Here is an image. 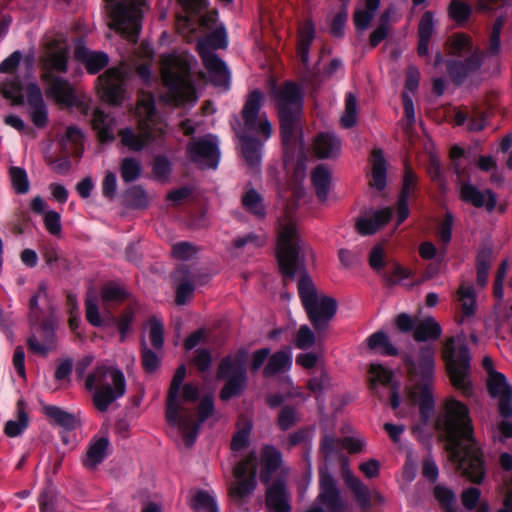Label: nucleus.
I'll return each instance as SVG.
<instances>
[{
	"label": "nucleus",
	"mask_w": 512,
	"mask_h": 512,
	"mask_svg": "<svg viewBox=\"0 0 512 512\" xmlns=\"http://www.w3.org/2000/svg\"><path fill=\"white\" fill-rule=\"evenodd\" d=\"M436 428L444 435L451 459L458 463L462 474L480 483L484 476L483 460L473 438L468 408L455 399L448 400Z\"/></svg>",
	"instance_id": "1"
},
{
	"label": "nucleus",
	"mask_w": 512,
	"mask_h": 512,
	"mask_svg": "<svg viewBox=\"0 0 512 512\" xmlns=\"http://www.w3.org/2000/svg\"><path fill=\"white\" fill-rule=\"evenodd\" d=\"M258 466L259 479L264 484L272 483L274 477L275 480H286L290 473L282 453L272 445H264L259 459L255 452H251L234 466V481L228 487V495L232 500L242 503L253 494L257 487Z\"/></svg>",
	"instance_id": "2"
},
{
	"label": "nucleus",
	"mask_w": 512,
	"mask_h": 512,
	"mask_svg": "<svg viewBox=\"0 0 512 512\" xmlns=\"http://www.w3.org/2000/svg\"><path fill=\"white\" fill-rule=\"evenodd\" d=\"M434 355V348L425 345L419 349L415 360L410 357L406 358L408 373L412 382L409 398L412 403L419 406L421 416L425 422L434 408L432 394L435 374Z\"/></svg>",
	"instance_id": "3"
},
{
	"label": "nucleus",
	"mask_w": 512,
	"mask_h": 512,
	"mask_svg": "<svg viewBox=\"0 0 512 512\" xmlns=\"http://www.w3.org/2000/svg\"><path fill=\"white\" fill-rule=\"evenodd\" d=\"M161 77L167 88L163 99L179 106L196 101V94L190 79V65L186 55H164L161 57Z\"/></svg>",
	"instance_id": "4"
},
{
	"label": "nucleus",
	"mask_w": 512,
	"mask_h": 512,
	"mask_svg": "<svg viewBox=\"0 0 512 512\" xmlns=\"http://www.w3.org/2000/svg\"><path fill=\"white\" fill-rule=\"evenodd\" d=\"M311 251L309 245L300 238L297 222L293 215L285 211L278 222L276 256L282 275L294 280L300 255Z\"/></svg>",
	"instance_id": "5"
},
{
	"label": "nucleus",
	"mask_w": 512,
	"mask_h": 512,
	"mask_svg": "<svg viewBox=\"0 0 512 512\" xmlns=\"http://www.w3.org/2000/svg\"><path fill=\"white\" fill-rule=\"evenodd\" d=\"M85 388L94 390L92 400L95 408L106 412L113 402L126 393V379L117 367L101 364L87 376Z\"/></svg>",
	"instance_id": "6"
},
{
	"label": "nucleus",
	"mask_w": 512,
	"mask_h": 512,
	"mask_svg": "<svg viewBox=\"0 0 512 512\" xmlns=\"http://www.w3.org/2000/svg\"><path fill=\"white\" fill-rule=\"evenodd\" d=\"M271 97L278 112L282 141L284 145H288L302 112V93L295 83L285 82L273 87Z\"/></svg>",
	"instance_id": "7"
},
{
	"label": "nucleus",
	"mask_w": 512,
	"mask_h": 512,
	"mask_svg": "<svg viewBox=\"0 0 512 512\" xmlns=\"http://www.w3.org/2000/svg\"><path fill=\"white\" fill-rule=\"evenodd\" d=\"M298 293L307 316L318 331L325 329L337 310L336 301L319 293L312 279L302 274L298 281Z\"/></svg>",
	"instance_id": "8"
},
{
	"label": "nucleus",
	"mask_w": 512,
	"mask_h": 512,
	"mask_svg": "<svg viewBox=\"0 0 512 512\" xmlns=\"http://www.w3.org/2000/svg\"><path fill=\"white\" fill-rule=\"evenodd\" d=\"M442 358L451 384L464 395L472 393L470 374V353L464 337H451L446 340L442 350Z\"/></svg>",
	"instance_id": "9"
},
{
	"label": "nucleus",
	"mask_w": 512,
	"mask_h": 512,
	"mask_svg": "<svg viewBox=\"0 0 512 512\" xmlns=\"http://www.w3.org/2000/svg\"><path fill=\"white\" fill-rule=\"evenodd\" d=\"M145 0H106L108 26L131 42H136L140 29L142 6Z\"/></svg>",
	"instance_id": "10"
},
{
	"label": "nucleus",
	"mask_w": 512,
	"mask_h": 512,
	"mask_svg": "<svg viewBox=\"0 0 512 512\" xmlns=\"http://www.w3.org/2000/svg\"><path fill=\"white\" fill-rule=\"evenodd\" d=\"M247 349L240 348L235 353L224 357L217 368V378L226 379L220 391V399L227 401L232 397L240 396L247 386Z\"/></svg>",
	"instance_id": "11"
},
{
	"label": "nucleus",
	"mask_w": 512,
	"mask_h": 512,
	"mask_svg": "<svg viewBox=\"0 0 512 512\" xmlns=\"http://www.w3.org/2000/svg\"><path fill=\"white\" fill-rule=\"evenodd\" d=\"M227 45L226 32L223 27L216 28L205 39L198 41L197 51L203 65L216 86L227 88L230 75L225 63L210 48H225Z\"/></svg>",
	"instance_id": "12"
},
{
	"label": "nucleus",
	"mask_w": 512,
	"mask_h": 512,
	"mask_svg": "<svg viewBox=\"0 0 512 512\" xmlns=\"http://www.w3.org/2000/svg\"><path fill=\"white\" fill-rule=\"evenodd\" d=\"M185 376L186 367L181 365L177 368L170 383L166 400L165 416L170 425L175 426L180 430L186 445L190 447L197 437V426L193 428L192 432H190V424L188 423L189 419L187 418L188 414L180 406L179 392Z\"/></svg>",
	"instance_id": "13"
},
{
	"label": "nucleus",
	"mask_w": 512,
	"mask_h": 512,
	"mask_svg": "<svg viewBox=\"0 0 512 512\" xmlns=\"http://www.w3.org/2000/svg\"><path fill=\"white\" fill-rule=\"evenodd\" d=\"M185 376L186 367L181 365L177 368L170 383L166 400L165 416L170 425L175 426L180 430L186 445L190 447L197 437V426L193 428L192 432H190V424L188 423L189 419L187 418L188 414L180 406L179 392Z\"/></svg>",
	"instance_id": "14"
},
{
	"label": "nucleus",
	"mask_w": 512,
	"mask_h": 512,
	"mask_svg": "<svg viewBox=\"0 0 512 512\" xmlns=\"http://www.w3.org/2000/svg\"><path fill=\"white\" fill-rule=\"evenodd\" d=\"M481 367L486 372V386L489 395L497 401L499 414L503 418L512 416V387L505 376L495 369V362L489 355H484Z\"/></svg>",
	"instance_id": "15"
},
{
	"label": "nucleus",
	"mask_w": 512,
	"mask_h": 512,
	"mask_svg": "<svg viewBox=\"0 0 512 512\" xmlns=\"http://www.w3.org/2000/svg\"><path fill=\"white\" fill-rule=\"evenodd\" d=\"M136 112L140 118L138 128L144 130L148 142L163 140L167 133V124L157 119L155 102L151 94H143L139 98Z\"/></svg>",
	"instance_id": "16"
},
{
	"label": "nucleus",
	"mask_w": 512,
	"mask_h": 512,
	"mask_svg": "<svg viewBox=\"0 0 512 512\" xmlns=\"http://www.w3.org/2000/svg\"><path fill=\"white\" fill-rule=\"evenodd\" d=\"M263 95L259 90L251 91L241 111V117L247 130L268 139L272 134V126L265 114H260Z\"/></svg>",
	"instance_id": "17"
},
{
	"label": "nucleus",
	"mask_w": 512,
	"mask_h": 512,
	"mask_svg": "<svg viewBox=\"0 0 512 512\" xmlns=\"http://www.w3.org/2000/svg\"><path fill=\"white\" fill-rule=\"evenodd\" d=\"M126 69L124 66L109 68L97 78L98 92L102 100L119 105L124 99Z\"/></svg>",
	"instance_id": "18"
},
{
	"label": "nucleus",
	"mask_w": 512,
	"mask_h": 512,
	"mask_svg": "<svg viewBox=\"0 0 512 512\" xmlns=\"http://www.w3.org/2000/svg\"><path fill=\"white\" fill-rule=\"evenodd\" d=\"M189 159L202 167L216 168L219 161L217 142L212 136L192 139L187 145Z\"/></svg>",
	"instance_id": "19"
},
{
	"label": "nucleus",
	"mask_w": 512,
	"mask_h": 512,
	"mask_svg": "<svg viewBox=\"0 0 512 512\" xmlns=\"http://www.w3.org/2000/svg\"><path fill=\"white\" fill-rule=\"evenodd\" d=\"M69 46L65 41L53 40L47 44L41 57V74L66 73L68 70Z\"/></svg>",
	"instance_id": "20"
},
{
	"label": "nucleus",
	"mask_w": 512,
	"mask_h": 512,
	"mask_svg": "<svg viewBox=\"0 0 512 512\" xmlns=\"http://www.w3.org/2000/svg\"><path fill=\"white\" fill-rule=\"evenodd\" d=\"M317 501L327 512H344L346 505L341 497L336 482L327 469L319 471V494Z\"/></svg>",
	"instance_id": "21"
},
{
	"label": "nucleus",
	"mask_w": 512,
	"mask_h": 512,
	"mask_svg": "<svg viewBox=\"0 0 512 512\" xmlns=\"http://www.w3.org/2000/svg\"><path fill=\"white\" fill-rule=\"evenodd\" d=\"M41 81L46 85L45 93L57 104L71 107L76 104L77 96L72 84L55 74H41Z\"/></svg>",
	"instance_id": "22"
},
{
	"label": "nucleus",
	"mask_w": 512,
	"mask_h": 512,
	"mask_svg": "<svg viewBox=\"0 0 512 512\" xmlns=\"http://www.w3.org/2000/svg\"><path fill=\"white\" fill-rule=\"evenodd\" d=\"M485 57L484 51L479 48L473 50L464 60H450L447 62V71L451 80L462 83L469 75L477 72Z\"/></svg>",
	"instance_id": "23"
},
{
	"label": "nucleus",
	"mask_w": 512,
	"mask_h": 512,
	"mask_svg": "<svg viewBox=\"0 0 512 512\" xmlns=\"http://www.w3.org/2000/svg\"><path fill=\"white\" fill-rule=\"evenodd\" d=\"M25 97L31 122L37 128L46 127L48 124V108L39 86L36 83L28 84L25 87Z\"/></svg>",
	"instance_id": "24"
},
{
	"label": "nucleus",
	"mask_w": 512,
	"mask_h": 512,
	"mask_svg": "<svg viewBox=\"0 0 512 512\" xmlns=\"http://www.w3.org/2000/svg\"><path fill=\"white\" fill-rule=\"evenodd\" d=\"M265 506L267 512H291V494L286 480H274L266 484Z\"/></svg>",
	"instance_id": "25"
},
{
	"label": "nucleus",
	"mask_w": 512,
	"mask_h": 512,
	"mask_svg": "<svg viewBox=\"0 0 512 512\" xmlns=\"http://www.w3.org/2000/svg\"><path fill=\"white\" fill-rule=\"evenodd\" d=\"M418 185V177L409 165H405L401 191L397 201V225L409 216L408 200L414 196Z\"/></svg>",
	"instance_id": "26"
},
{
	"label": "nucleus",
	"mask_w": 512,
	"mask_h": 512,
	"mask_svg": "<svg viewBox=\"0 0 512 512\" xmlns=\"http://www.w3.org/2000/svg\"><path fill=\"white\" fill-rule=\"evenodd\" d=\"M393 210L391 208H383L374 211L370 215L358 217L355 228L360 235H372L384 227L391 219Z\"/></svg>",
	"instance_id": "27"
},
{
	"label": "nucleus",
	"mask_w": 512,
	"mask_h": 512,
	"mask_svg": "<svg viewBox=\"0 0 512 512\" xmlns=\"http://www.w3.org/2000/svg\"><path fill=\"white\" fill-rule=\"evenodd\" d=\"M460 198L477 208L485 206V208L490 212L494 210L497 204L496 196L491 190L482 192L477 187L469 183L462 184L460 189Z\"/></svg>",
	"instance_id": "28"
},
{
	"label": "nucleus",
	"mask_w": 512,
	"mask_h": 512,
	"mask_svg": "<svg viewBox=\"0 0 512 512\" xmlns=\"http://www.w3.org/2000/svg\"><path fill=\"white\" fill-rule=\"evenodd\" d=\"M74 56L85 64V68L90 74L98 73L109 62L108 56L105 53L90 51L84 46L76 47Z\"/></svg>",
	"instance_id": "29"
},
{
	"label": "nucleus",
	"mask_w": 512,
	"mask_h": 512,
	"mask_svg": "<svg viewBox=\"0 0 512 512\" xmlns=\"http://www.w3.org/2000/svg\"><path fill=\"white\" fill-rule=\"evenodd\" d=\"M314 153L318 158H332L339 154L341 142L332 133H319L313 144Z\"/></svg>",
	"instance_id": "30"
},
{
	"label": "nucleus",
	"mask_w": 512,
	"mask_h": 512,
	"mask_svg": "<svg viewBox=\"0 0 512 512\" xmlns=\"http://www.w3.org/2000/svg\"><path fill=\"white\" fill-rule=\"evenodd\" d=\"M456 295L461 307L459 323H463L465 319L474 316L476 313V293L473 285L462 282L456 291Z\"/></svg>",
	"instance_id": "31"
},
{
	"label": "nucleus",
	"mask_w": 512,
	"mask_h": 512,
	"mask_svg": "<svg viewBox=\"0 0 512 512\" xmlns=\"http://www.w3.org/2000/svg\"><path fill=\"white\" fill-rule=\"evenodd\" d=\"M343 479L345 484L351 489L353 492L357 503L362 508H367L371 503V495L368 487L363 484V482L353 475V473L343 466Z\"/></svg>",
	"instance_id": "32"
},
{
	"label": "nucleus",
	"mask_w": 512,
	"mask_h": 512,
	"mask_svg": "<svg viewBox=\"0 0 512 512\" xmlns=\"http://www.w3.org/2000/svg\"><path fill=\"white\" fill-rule=\"evenodd\" d=\"M93 129L100 142H109L114 139V119L100 109H95L91 119Z\"/></svg>",
	"instance_id": "33"
},
{
	"label": "nucleus",
	"mask_w": 512,
	"mask_h": 512,
	"mask_svg": "<svg viewBox=\"0 0 512 512\" xmlns=\"http://www.w3.org/2000/svg\"><path fill=\"white\" fill-rule=\"evenodd\" d=\"M372 175L369 185L381 191L386 186V161L381 149L372 151Z\"/></svg>",
	"instance_id": "34"
},
{
	"label": "nucleus",
	"mask_w": 512,
	"mask_h": 512,
	"mask_svg": "<svg viewBox=\"0 0 512 512\" xmlns=\"http://www.w3.org/2000/svg\"><path fill=\"white\" fill-rule=\"evenodd\" d=\"M475 49L477 47H474L471 36L465 33H455L447 40V50L451 56L463 57Z\"/></svg>",
	"instance_id": "35"
},
{
	"label": "nucleus",
	"mask_w": 512,
	"mask_h": 512,
	"mask_svg": "<svg viewBox=\"0 0 512 512\" xmlns=\"http://www.w3.org/2000/svg\"><path fill=\"white\" fill-rule=\"evenodd\" d=\"M187 275L188 271L185 267H178L172 274L173 279L178 282L175 298L177 305H184L192 297L194 286L189 279H186Z\"/></svg>",
	"instance_id": "36"
},
{
	"label": "nucleus",
	"mask_w": 512,
	"mask_h": 512,
	"mask_svg": "<svg viewBox=\"0 0 512 512\" xmlns=\"http://www.w3.org/2000/svg\"><path fill=\"white\" fill-rule=\"evenodd\" d=\"M441 327L432 317H427L416 323L413 338L418 341L437 340L441 336Z\"/></svg>",
	"instance_id": "37"
},
{
	"label": "nucleus",
	"mask_w": 512,
	"mask_h": 512,
	"mask_svg": "<svg viewBox=\"0 0 512 512\" xmlns=\"http://www.w3.org/2000/svg\"><path fill=\"white\" fill-rule=\"evenodd\" d=\"M242 141V155L252 169H258L261 161V142L255 138L249 137L244 133L239 135Z\"/></svg>",
	"instance_id": "38"
},
{
	"label": "nucleus",
	"mask_w": 512,
	"mask_h": 512,
	"mask_svg": "<svg viewBox=\"0 0 512 512\" xmlns=\"http://www.w3.org/2000/svg\"><path fill=\"white\" fill-rule=\"evenodd\" d=\"M108 446L109 441L107 438H99L92 441L83 459V465L88 469H95L103 461Z\"/></svg>",
	"instance_id": "39"
},
{
	"label": "nucleus",
	"mask_w": 512,
	"mask_h": 512,
	"mask_svg": "<svg viewBox=\"0 0 512 512\" xmlns=\"http://www.w3.org/2000/svg\"><path fill=\"white\" fill-rule=\"evenodd\" d=\"M315 37V29L312 21H305L299 28L298 55L302 63L307 64L309 49Z\"/></svg>",
	"instance_id": "40"
},
{
	"label": "nucleus",
	"mask_w": 512,
	"mask_h": 512,
	"mask_svg": "<svg viewBox=\"0 0 512 512\" xmlns=\"http://www.w3.org/2000/svg\"><path fill=\"white\" fill-rule=\"evenodd\" d=\"M0 93L14 105H21L24 102L25 88L22 87L18 77L7 78L0 82Z\"/></svg>",
	"instance_id": "41"
},
{
	"label": "nucleus",
	"mask_w": 512,
	"mask_h": 512,
	"mask_svg": "<svg viewBox=\"0 0 512 512\" xmlns=\"http://www.w3.org/2000/svg\"><path fill=\"white\" fill-rule=\"evenodd\" d=\"M292 363L291 354L288 351H277L272 354L263 370L265 377L273 376L281 371L290 368Z\"/></svg>",
	"instance_id": "42"
},
{
	"label": "nucleus",
	"mask_w": 512,
	"mask_h": 512,
	"mask_svg": "<svg viewBox=\"0 0 512 512\" xmlns=\"http://www.w3.org/2000/svg\"><path fill=\"white\" fill-rule=\"evenodd\" d=\"M312 183L316 194L321 201H325L328 196L331 174L324 165L317 166L312 172Z\"/></svg>",
	"instance_id": "43"
},
{
	"label": "nucleus",
	"mask_w": 512,
	"mask_h": 512,
	"mask_svg": "<svg viewBox=\"0 0 512 512\" xmlns=\"http://www.w3.org/2000/svg\"><path fill=\"white\" fill-rule=\"evenodd\" d=\"M448 17L457 25H465L472 14V7L462 0H451L447 8Z\"/></svg>",
	"instance_id": "44"
},
{
	"label": "nucleus",
	"mask_w": 512,
	"mask_h": 512,
	"mask_svg": "<svg viewBox=\"0 0 512 512\" xmlns=\"http://www.w3.org/2000/svg\"><path fill=\"white\" fill-rule=\"evenodd\" d=\"M45 415L53 420L56 424L66 428V429H74L78 426L79 421L73 415L70 414L57 406H45L44 408Z\"/></svg>",
	"instance_id": "45"
},
{
	"label": "nucleus",
	"mask_w": 512,
	"mask_h": 512,
	"mask_svg": "<svg viewBox=\"0 0 512 512\" xmlns=\"http://www.w3.org/2000/svg\"><path fill=\"white\" fill-rule=\"evenodd\" d=\"M17 417L16 421L10 420L5 425L4 431L9 437L18 436L28 425V415L25 411V402L23 400L17 402Z\"/></svg>",
	"instance_id": "46"
},
{
	"label": "nucleus",
	"mask_w": 512,
	"mask_h": 512,
	"mask_svg": "<svg viewBox=\"0 0 512 512\" xmlns=\"http://www.w3.org/2000/svg\"><path fill=\"white\" fill-rule=\"evenodd\" d=\"M172 162L164 155L155 156L152 163V178L162 184L169 183Z\"/></svg>",
	"instance_id": "47"
},
{
	"label": "nucleus",
	"mask_w": 512,
	"mask_h": 512,
	"mask_svg": "<svg viewBox=\"0 0 512 512\" xmlns=\"http://www.w3.org/2000/svg\"><path fill=\"white\" fill-rule=\"evenodd\" d=\"M61 143L67 152L79 155L83 144V134L81 130L75 126L67 127Z\"/></svg>",
	"instance_id": "48"
},
{
	"label": "nucleus",
	"mask_w": 512,
	"mask_h": 512,
	"mask_svg": "<svg viewBox=\"0 0 512 512\" xmlns=\"http://www.w3.org/2000/svg\"><path fill=\"white\" fill-rule=\"evenodd\" d=\"M121 142L124 146L133 151H140L148 143L146 134L143 129L139 128V132L135 133L131 129H124L119 132Z\"/></svg>",
	"instance_id": "49"
},
{
	"label": "nucleus",
	"mask_w": 512,
	"mask_h": 512,
	"mask_svg": "<svg viewBox=\"0 0 512 512\" xmlns=\"http://www.w3.org/2000/svg\"><path fill=\"white\" fill-rule=\"evenodd\" d=\"M142 174L141 161L133 158L126 157L120 163V175L124 182L136 181Z\"/></svg>",
	"instance_id": "50"
},
{
	"label": "nucleus",
	"mask_w": 512,
	"mask_h": 512,
	"mask_svg": "<svg viewBox=\"0 0 512 512\" xmlns=\"http://www.w3.org/2000/svg\"><path fill=\"white\" fill-rule=\"evenodd\" d=\"M242 204L248 212L256 217L263 218L265 216V207L262 203V197L256 190H248L242 196Z\"/></svg>",
	"instance_id": "51"
},
{
	"label": "nucleus",
	"mask_w": 512,
	"mask_h": 512,
	"mask_svg": "<svg viewBox=\"0 0 512 512\" xmlns=\"http://www.w3.org/2000/svg\"><path fill=\"white\" fill-rule=\"evenodd\" d=\"M191 507L196 512H218L214 497L204 490L196 491L191 500Z\"/></svg>",
	"instance_id": "52"
},
{
	"label": "nucleus",
	"mask_w": 512,
	"mask_h": 512,
	"mask_svg": "<svg viewBox=\"0 0 512 512\" xmlns=\"http://www.w3.org/2000/svg\"><path fill=\"white\" fill-rule=\"evenodd\" d=\"M126 199L129 207L134 209H145L149 206L150 197L140 185L131 187L126 191Z\"/></svg>",
	"instance_id": "53"
},
{
	"label": "nucleus",
	"mask_w": 512,
	"mask_h": 512,
	"mask_svg": "<svg viewBox=\"0 0 512 512\" xmlns=\"http://www.w3.org/2000/svg\"><path fill=\"white\" fill-rule=\"evenodd\" d=\"M367 343L371 350L382 348L381 353L384 355L395 356L398 354V350L390 343L388 336L381 331L372 334Z\"/></svg>",
	"instance_id": "54"
},
{
	"label": "nucleus",
	"mask_w": 512,
	"mask_h": 512,
	"mask_svg": "<svg viewBox=\"0 0 512 512\" xmlns=\"http://www.w3.org/2000/svg\"><path fill=\"white\" fill-rule=\"evenodd\" d=\"M369 373L371 390H376L377 383L384 386L392 383L393 372L380 364H371Z\"/></svg>",
	"instance_id": "55"
},
{
	"label": "nucleus",
	"mask_w": 512,
	"mask_h": 512,
	"mask_svg": "<svg viewBox=\"0 0 512 512\" xmlns=\"http://www.w3.org/2000/svg\"><path fill=\"white\" fill-rule=\"evenodd\" d=\"M213 401L211 397H205L202 399L198 406V421L193 420V415L191 411L183 408V410L188 414V423L190 424V432H192L193 428L197 426V431L199 430L200 424L204 422L209 416L212 415L213 412Z\"/></svg>",
	"instance_id": "56"
},
{
	"label": "nucleus",
	"mask_w": 512,
	"mask_h": 512,
	"mask_svg": "<svg viewBox=\"0 0 512 512\" xmlns=\"http://www.w3.org/2000/svg\"><path fill=\"white\" fill-rule=\"evenodd\" d=\"M9 177L12 187L17 194H26L29 191V179L23 168L16 166L10 167Z\"/></svg>",
	"instance_id": "57"
},
{
	"label": "nucleus",
	"mask_w": 512,
	"mask_h": 512,
	"mask_svg": "<svg viewBox=\"0 0 512 512\" xmlns=\"http://www.w3.org/2000/svg\"><path fill=\"white\" fill-rule=\"evenodd\" d=\"M357 122V99L352 93H348L345 99V109L340 118L343 128H351Z\"/></svg>",
	"instance_id": "58"
},
{
	"label": "nucleus",
	"mask_w": 512,
	"mask_h": 512,
	"mask_svg": "<svg viewBox=\"0 0 512 512\" xmlns=\"http://www.w3.org/2000/svg\"><path fill=\"white\" fill-rule=\"evenodd\" d=\"M85 316L87 321L92 326L99 327L102 325V320L98 309V299L97 295L94 292L88 293L86 296Z\"/></svg>",
	"instance_id": "59"
},
{
	"label": "nucleus",
	"mask_w": 512,
	"mask_h": 512,
	"mask_svg": "<svg viewBox=\"0 0 512 512\" xmlns=\"http://www.w3.org/2000/svg\"><path fill=\"white\" fill-rule=\"evenodd\" d=\"M126 296V290L117 283H107L101 289V299L103 302H121Z\"/></svg>",
	"instance_id": "60"
},
{
	"label": "nucleus",
	"mask_w": 512,
	"mask_h": 512,
	"mask_svg": "<svg viewBox=\"0 0 512 512\" xmlns=\"http://www.w3.org/2000/svg\"><path fill=\"white\" fill-rule=\"evenodd\" d=\"M299 421V416L295 408L291 406H284L281 408L277 425L280 430L286 431L296 425Z\"/></svg>",
	"instance_id": "61"
},
{
	"label": "nucleus",
	"mask_w": 512,
	"mask_h": 512,
	"mask_svg": "<svg viewBox=\"0 0 512 512\" xmlns=\"http://www.w3.org/2000/svg\"><path fill=\"white\" fill-rule=\"evenodd\" d=\"M341 446V440L337 439L331 433H324L320 443V453L323 455L325 460L335 455Z\"/></svg>",
	"instance_id": "62"
},
{
	"label": "nucleus",
	"mask_w": 512,
	"mask_h": 512,
	"mask_svg": "<svg viewBox=\"0 0 512 512\" xmlns=\"http://www.w3.org/2000/svg\"><path fill=\"white\" fill-rule=\"evenodd\" d=\"M316 341L315 333L307 325H302L295 335V345L297 348L306 350L311 348Z\"/></svg>",
	"instance_id": "63"
},
{
	"label": "nucleus",
	"mask_w": 512,
	"mask_h": 512,
	"mask_svg": "<svg viewBox=\"0 0 512 512\" xmlns=\"http://www.w3.org/2000/svg\"><path fill=\"white\" fill-rule=\"evenodd\" d=\"M149 325V337L151 340L152 345L156 349H160L163 346L164 339H163V333H164V326L163 323L157 319L156 317H151L148 320Z\"/></svg>",
	"instance_id": "64"
}]
</instances>
